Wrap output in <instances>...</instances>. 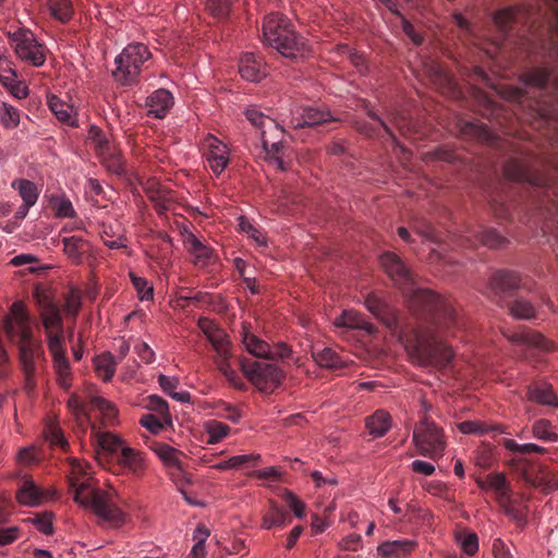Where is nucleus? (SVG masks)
Listing matches in <instances>:
<instances>
[{
	"mask_svg": "<svg viewBox=\"0 0 558 558\" xmlns=\"http://www.w3.org/2000/svg\"><path fill=\"white\" fill-rule=\"evenodd\" d=\"M314 361L320 367L339 369L348 366V361L342 359L330 348L315 349L312 352Z\"/></svg>",
	"mask_w": 558,
	"mask_h": 558,
	"instance_id": "c756f323",
	"label": "nucleus"
},
{
	"mask_svg": "<svg viewBox=\"0 0 558 558\" xmlns=\"http://www.w3.org/2000/svg\"><path fill=\"white\" fill-rule=\"evenodd\" d=\"M150 57L151 53L146 45L142 43L128 45L114 59V78L123 85L133 84L137 80L143 64Z\"/></svg>",
	"mask_w": 558,
	"mask_h": 558,
	"instance_id": "1a4fd4ad",
	"label": "nucleus"
},
{
	"mask_svg": "<svg viewBox=\"0 0 558 558\" xmlns=\"http://www.w3.org/2000/svg\"><path fill=\"white\" fill-rule=\"evenodd\" d=\"M239 73L245 81L257 83L267 76L268 69L263 57L245 52L239 62Z\"/></svg>",
	"mask_w": 558,
	"mask_h": 558,
	"instance_id": "a211bd4d",
	"label": "nucleus"
},
{
	"mask_svg": "<svg viewBox=\"0 0 558 558\" xmlns=\"http://www.w3.org/2000/svg\"><path fill=\"white\" fill-rule=\"evenodd\" d=\"M282 498L288 504L290 509L293 511L296 518H303L305 514V505L298 498V496L291 490H284Z\"/></svg>",
	"mask_w": 558,
	"mask_h": 558,
	"instance_id": "052dcab7",
	"label": "nucleus"
},
{
	"mask_svg": "<svg viewBox=\"0 0 558 558\" xmlns=\"http://www.w3.org/2000/svg\"><path fill=\"white\" fill-rule=\"evenodd\" d=\"M8 37L14 49L15 54L23 61L33 66H43L47 59V48L39 43L32 31L27 28H17L9 32Z\"/></svg>",
	"mask_w": 558,
	"mask_h": 558,
	"instance_id": "9b49d317",
	"label": "nucleus"
},
{
	"mask_svg": "<svg viewBox=\"0 0 558 558\" xmlns=\"http://www.w3.org/2000/svg\"><path fill=\"white\" fill-rule=\"evenodd\" d=\"M68 408L81 424H90L89 411H97L104 424L113 425L118 422V410L109 400L94 393L92 385L85 386L81 392H74L68 400Z\"/></svg>",
	"mask_w": 558,
	"mask_h": 558,
	"instance_id": "6e6552de",
	"label": "nucleus"
},
{
	"mask_svg": "<svg viewBox=\"0 0 558 558\" xmlns=\"http://www.w3.org/2000/svg\"><path fill=\"white\" fill-rule=\"evenodd\" d=\"M182 241L189 254L192 256L194 266L206 269L218 264L219 256L217 252L202 242L194 233L185 230L182 233Z\"/></svg>",
	"mask_w": 558,
	"mask_h": 558,
	"instance_id": "ddd939ff",
	"label": "nucleus"
},
{
	"mask_svg": "<svg viewBox=\"0 0 558 558\" xmlns=\"http://www.w3.org/2000/svg\"><path fill=\"white\" fill-rule=\"evenodd\" d=\"M82 305L81 292L72 288L65 296L63 311L65 315L75 317Z\"/></svg>",
	"mask_w": 558,
	"mask_h": 558,
	"instance_id": "603ef678",
	"label": "nucleus"
},
{
	"mask_svg": "<svg viewBox=\"0 0 558 558\" xmlns=\"http://www.w3.org/2000/svg\"><path fill=\"white\" fill-rule=\"evenodd\" d=\"M243 344L247 352L257 357L268 359L270 345L243 327Z\"/></svg>",
	"mask_w": 558,
	"mask_h": 558,
	"instance_id": "c9c22d12",
	"label": "nucleus"
},
{
	"mask_svg": "<svg viewBox=\"0 0 558 558\" xmlns=\"http://www.w3.org/2000/svg\"><path fill=\"white\" fill-rule=\"evenodd\" d=\"M338 52L341 56H344L360 74L366 73L367 65L363 54L359 53L347 45H340L338 47Z\"/></svg>",
	"mask_w": 558,
	"mask_h": 558,
	"instance_id": "a18cd8bd",
	"label": "nucleus"
},
{
	"mask_svg": "<svg viewBox=\"0 0 558 558\" xmlns=\"http://www.w3.org/2000/svg\"><path fill=\"white\" fill-rule=\"evenodd\" d=\"M130 278L141 301L153 300L154 288L145 278L136 276L134 272H130Z\"/></svg>",
	"mask_w": 558,
	"mask_h": 558,
	"instance_id": "de8ad7c7",
	"label": "nucleus"
},
{
	"mask_svg": "<svg viewBox=\"0 0 558 558\" xmlns=\"http://www.w3.org/2000/svg\"><path fill=\"white\" fill-rule=\"evenodd\" d=\"M241 368L246 378L264 392L274 391L283 379L282 371L271 363L242 361Z\"/></svg>",
	"mask_w": 558,
	"mask_h": 558,
	"instance_id": "f8f14e48",
	"label": "nucleus"
},
{
	"mask_svg": "<svg viewBox=\"0 0 558 558\" xmlns=\"http://www.w3.org/2000/svg\"><path fill=\"white\" fill-rule=\"evenodd\" d=\"M92 426V434L94 436V440L104 451L109 453L122 452V447L128 446L122 438L118 435L100 432L96 428L94 424Z\"/></svg>",
	"mask_w": 558,
	"mask_h": 558,
	"instance_id": "c85d7f7f",
	"label": "nucleus"
},
{
	"mask_svg": "<svg viewBox=\"0 0 558 558\" xmlns=\"http://www.w3.org/2000/svg\"><path fill=\"white\" fill-rule=\"evenodd\" d=\"M20 534V527L16 525L0 529V546H7L17 541Z\"/></svg>",
	"mask_w": 558,
	"mask_h": 558,
	"instance_id": "338daca9",
	"label": "nucleus"
},
{
	"mask_svg": "<svg viewBox=\"0 0 558 558\" xmlns=\"http://www.w3.org/2000/svg\"><path fill=\"white\" fill-rule=\"evenodd\" d=\"M331 120V114L328 111H322L314 107H305L298 109L291 119L294 128L314 126Z\"/></svg>",
	"mask_w": 558,
	"mask_h": 558,
	"instance_id": "6ab92c4d",
	"label": "nucleus"
},
{
	"mask_svg": "<svg viewBox=\"0 0 558 558\" xmlns=\"http://www.w3.org/2000/svg\"><path fill=\"white\" fill-rule=\"evenodd\" d=\"M457 541L464 554L472 556L478 550V537L475 533L461 532Z\"/></svg>",
	"mask_w": 558,
	"mask_h": 558,
	"instance_id": "5fc2aeb1",
	"label": "nucleus"
},
{
	"mask_svg": "<svg viewBox=\"0 0 558 558\" xmlns=\"http://www.w3.org/2000/svg\"><path fill=\"white\" fill-rule=\"evenodd\" d=\"M56 497V492L37 486L29 477L23 478L16 490L17 501L27 507H36Z\"/></svg>",
	"mask_w": 558,
	"mask_h": 558,
	"instance_id": "4468645a",
	"label": "nucleus"
},
{
	"mask_svg": "<svg viewBox=\"0 0 558 558\" xmlns=\"http://www.w3.org/2000/svg\"><path fill=\"white\" fill-rule=\"evenodd\" d=\"M490 283L498 293H506L519 288L520 277L514 271L500 270L493 276Z\"/></svg>",
	"mask_w": 558,
	"mask_h": 558,
	"instance_id": "72a5a7b5",
	"label": "nucleus"
},
{
	"mask_svg": "<svg viewBox=\"0 0 558 558\" xmlns=\"http://www.w3.org/2000/svg\"><path fill=\"white\" fill-rule=\"evenodd\" d=\"M45 438L50 442L51 446L60 447L62 449L68 447V441L65 440L59 425L54 422L47 423L44 432Z\"/></svg>",
	"mask_w": 558,
	"mask_h": 558,
	"instance_id": "09e8293b",
	"label": "nucleus"
},
{
	"mask_svg": "<svg viewBox=\"0 0 558 558\" xmlns=\"http://www.w3.org/2000/svg\"><path fill=\"white\" fill-rule=\"evenodd\" d=\"M102 165L112 173L121 174L124 171L123 158L120 149L112 143L108 148L98 153Z\"/></svg>",
	"mask_w": 558,
	"mask_h": 558,
	"instance_id": "473e14b6",
	"label": "nucleus"
},
{
	"mask_svg": "<svg viewBox=\"0 0 558 558\" xmlns=\"http://www.w3.org/2000/svg\"><path fill=\"white\" fill-rule=\"evenodd\" d=\"M510 312L518 319H530L535 315L534 306L524 299H517L511 305Z\"/></svg>",
	"mask_w": 558,
	"mask_h": 558,
	"instance_id": "8fccbe9b",
	"label": "nucleus"
},
{
	"mask_svg": "<svg viewBox=\"0 0 558 558\" xmlns=\"http://www.w3.org/2000/svg\"><path fill=\"white\" fill-rule=\"evenodd\" d=\"M118 363L110 352L101 353L94 359L95 369L105 381H109L113 377Z\"/></svg>",
	"mask_w": 558,
	"mask_h": 558,
	"instance_id": "e433bc0d",
	"label": "nucleus"
},
{
	"mask_svg": "<svg viewBox=\"0 0 558 558\" xmlns=\"http://www.w3.org/2000/svg\"><path fill=\"white\" fill-rule=\"evenodd\" d=\"M534 437L547 441H557L558 435L554 432L551 424L546 420H539L533 425Z\"/></svg>",
	"mask_w": 558,
	"mask_h": 558,
	"instance_id": "6e6d98bb",
	"label": "nucleus"
},
{
	"mask_svg": "<svg viewBox=\"0 0 558 558\" xmlns=\"http://www.w3.org/2000/svg\"><path fill=\"white\" fill-rule=\"evenodd\" d=\"M69 485L73 498L84 509L92 511L101 524L109 529H120L128 514L118 506L116 493L96 486L89 464L80 460H70Z\"/></svg>",
	"mask_w": 558,
	"mask_h": 558,
	"instance_id": "f03ea898",
	"label": "nucleus"
},
{
	"mask_svg": "<svg viewBox=\"0 0 558 558\" xmlns=\"http://www.w3.org/2000/svg\"><path fill=\"white\" fill-rule=\"evenodd\" d=\"M338 546L342 550L356 551L362 547V537L360 534L351 533L344 536Z\"/></svg>",
	"mask_w": 558,
	"mask_h": 558,
	"instance_id": "e2e57ef3",
	"label": "nucleus"
},
{
	"mask_svg": "<svg viewBox=\"0 0 558 558\" xmlns=\"http://www.w3.org/2000/svg\"><path fill=\"white\" fill-rule=\"evenodd\" d=\"M63 252L76 265L82 264L83 256L89 251V242L81 235H70L62 239Z\"/></svg>",
	"mask_w": 558,
	"mask_h": 558,
	"instance_id": "393cba45",
	"label": "nucleus"
},
{
	"mask_svg": "<svg viewBox=\"0 0 558 558\" xmlns=\"http://www.w3.org/2000/svg\"><path fill=\"white\" fill-rule=\"evenodd\" d=\"M158 385L161 388V390L171 397L173 400L180 402V403H190L191 402V395L186 390L178 391V388L180 386V380L177 376H167L163 374H160L158 376Z\"/></svg>",
	"mask_w": 558,
	"mask_h": 558,
	"instance_id": "cd10ccee",
	"label": "nucleus"
},
{
	"mask_svg": "<svg viewBox=\"0 0 558 558\" xmlns=\"http://www.w3.org/2000/svg\"><path fill=\"white\" fill-rule=\"evenodd\" d=\"M173 104L172 94L165 88L156 89L146 100L148 114L158 119H162L172 108Z\"/></svg>",
	"mask_w": 558,
	"mask_h": 558,
	"instance_id": "aec40b11",
	"label": "nucleus"
},
{
	"mask_svg": "<svg viewBox=\"0 0 558 558\" xmlns=\"http://www.w3.org/2000/svg\"><path fill=\"white\" fill-rule=\"evenodd\" d=\"M140 424L153 434H158L163 429L162 422L153 414L143 415Z\"/></svg>",
	"mask_w": 558,
	"mask_h": 558,
	"instance_id": "69168bd1",
	"label": "nucleus"
},
{
	"mask_svg": "<svg viewBox=\"0 0 558 558\" xmlns=\"http://www.w3.org/2000/svg\"><path fill=\"white\" fill-rule=\"evenodd\" d=\"M232 466L234 470H239L244 466L256 465L260 460V454L258 453H246L233 456L230 458Z\"/></svg>",
	"mask_w": 558,
	"mask_h": 558,
	"instance_id": "680f3d73",
	"label": "nucleus"
},
{
	"mask_svg": "<svg viewBox=\"0 0 558 558\" xmlns=\"http://www.w3.org/2000/svg\"><path fill=\"white\" fill-rule=\"evenodd\" d=\"M39 316L47 335V345L52 355L53 367L60 386H71V366L62 347L63 325L59 306L48 296L38 301Z\"/></svg>",
	"mask_w": 558,
	"mask_h": 558,
	"instance_id": "39448f33",
	"label": "nucleus"
},
{
	"mask_svg": "<svg viewBox=\"0 0 558 558\" xmlns=\"http://www.w3.org/2000/svg\"><path fill=\"white\" fill-rule=\"evenodd\" d=\"M338 328L360 329L366 333L375 331L374 326L367 322L362 314L354 310H344L333 322Z\"/></svg>",
	"mask_w": 558,
	"mask_h": 558,
	"instance_id": "5701e85b",
	"label": "nucleus"
},
{
	"mask_svg": "<svg viewBox=\"0 0 558 558\" xmlns=\"http://www.w3.org/2000/svg\"><path fill=\"white\" fill-rule=\"evenodd\" d=\"M3 329L9 340L19 348L20 361L25 374L35 373L36 360L41 357V340L35 338L32 318L22 301H15L3 318Z\"/></svg>",
	"mask_w": 558,
	"mask_h": 558,
	"instance_id": "20e7f679",
	"label": "nucleus"
},
{
	"mask_svg": "<svg viewBox=\"0 0 558 558\" xmlns=\"http://www.w3.org/2000/svg\"><path fill=\"white\" fill-rule=\"evenodd\" d=\"M135 353L138 355V357L146 364H151L155 359L156 354L155 351L149 347L148 343L144 341H140L134 347Z\"/></svg>",
	"mask_w": 558,
	"mask_h": 558,
	"instance_id": "0e129e2a",
	"label": "nucleus"
},
{
	"mask_svg": "<svg viewBox=\"0 0 558 558\" xmlns=\"http://www.w3.org/2000/svg\"><path fill=\"white\" fill-rule=\"evenodd\" d=\"M88 140L94 144L97 153H100V150L108 148V146L112 144L104 132L95 125H92L88 130Z\"/></svg>",
	"mask_w": 558,
	"mask_h": 558,
	"instance_id": "bf43d9fd",
	"label": "nucleus"
},
{
	"mask_svg": "<svg viewBox=\"0 0 558 558\" xmlns=\"http://www.w3.org/2000/svg\"><path fill=\"white\" fill-rule=\"evenodd\" d=\"M529 399L544 405L558 407V398L549 384H535L529 388Z\"/></svg>",
	"mask_w": 558,
	"mask_h": 558,
	"instance_id": "f704fd0d",
	"label": "nucleus"
},
{
	"mask_svg": "<svg viewBox=\"0 0 558 558\" xmlns=\"http://www.w3.org/2000/svg\"><path fill=\"white\" fill-rule=\"evenodd\" d=\"M505 174L509 180L518 182L526 181L529 178L524 167L517 160L507 162Z\"/></svg>",
	"mask_w": 558,
	"mask_h": 558,
	"instance_id": "13d9d810",
	"label": "nucleus"
},
{
	"mask_svg": "<svg viewBox=\"0 0 558 558\" xmlns=\"http://www.w3.org/2000/svg\"><path fill=\"white\" fill-rule=\"evenodd\" d=\"M11 186L17 190L23 204L34 206L37 203L39 191L35 183L29 180L19 179L12 182Z\"/></svg>",
	"mask_w": 558,
	"mask_h": 558,
	"instance_id": "4c0bfd02",
	"label": "nucleus"
},
{
	"mask_svg": "<svg viewBox=\"0 0 558 558\" xmlns=\"http://www.w3.org/2000/svg\"><path fill=\"white\" fill-rule=\"evenodd\" d=\"M118 462L126 474L133 475L137 478L143 477L148 469L146 454L130 446L122 447V452L118 457Z\"/></svg>",
	"mask_w": 558,
	"mask_h": 558,
	"instance_id": "f3484780",
	"label": "nucleus"
},
{
	"mask_svg": "<svg viewBox=\"0 0 558 558\" xmlns=\"http://www.w3.org/2000/svg\"><path fill=\"white\" fill-rule=\"evenodd\" d=\"M204 430L208 436V444H218L230 433V427L217 420H209L204 423Z\"/></svg>",
	"mask_w": 558,
	"mask_h": 558,
	"instance_id": "79ce46f5",
	"label": "nucleus"
},
{
	"mask_svg": "<svg viewBox=\"0 0 558 558\" xmlns=\"http://www.w3.org/2000/svg\"><path fill=\"white\" fill-rule=\"evenodd\" d=\"M198 328L204 333L213 349L218 356H225L230 349L229 337L226 331L219 327L217 323L207 318L201 317L197 322Z\"/></svg>",
	"mask_w": 558,
	"mask_h": 558,
	"instance_id": "dca6fc26",
	"label": "nucleus"
},
{
	"mask_svg": "<svg viewBox=\"0 0 558 558\" xmlns=\"http://www.w3.org/2000/svg\"><path fill=\"white\" fill-rule=\"evenodd\" d=\"M289 521L288 511L277 505L275 501L269 502V508L264 512L262 518V529L271 530L274 527H283Z\"/></svg>",
	"mask_w": 558,
	"mask_h": 558,
	"instance_id": "bb28decb",
	"label": "nucleus"
},
{
	"mask_svg": "<svg viewBox=\"0 0 558 558\" xmlns=\"http://www.w3.org/2000/svg\"><path fill=\"white\" fill-rule=\"evenodd\" d=\"M239 227L250 239H252L256 245L266 246L267 238L258 228H256L248 219L241 216L239 217Z\"/></svg>",
	"mask_w": 558,
	"mask_h": 558,
	"instance_id": "c03bdc74",
	"label": "nucleus"
},
{
	"mask_svg": "<svg viewBox=\"0 0 558 558\" xmlns=\"http://www.w3.org/2000/svg\"><path fill=\"white\" fill-rule=\"evenodd\" d=\"M48 10L51 16L61 23H66L73 15L71 0H47Z\"/></svg>",
	"mask_w": 558,
	"mask_h": 558,
	"instance_id": "ea45409f",
	"label": "nucleus"
},
{
	"mask_svg": "<svg viewBox=\"0 0 558 558\" xmlns=\"http://www.w3.org/2000/svg\"><path fill=\"white\" fill-rule=\"evenodd\" d=\"M234 1L235 0H207L205 7L213 17L223 20L228 16Z\"/></svg>",
	"mask_w": 558,
	"mask_h": 558,
	"instance_id": "49530a36",
	"label": "nucleus"
},
{
	"mask_svg": "<svg viewBox=\"0 0 558 558\" xmlns=\"http://www.w3.org/2000/svg\"><path fill=\"white\" fill-rule=\"evenodd\" d=\"M0 120L4 128L14 129L20 123V112L15 107L4 102L0 109Z\"/></svg>",
	"mask_w": 558,
	"mask_h": 558,
	"instance_id": "3c124183",
	"label": "nucleus"
},
{
	"mask_svg": "<svg viewBox=\"0 0 558 558\" xmlns=\"http://www.w3.org/2000/svg\"><path fill=\"white\" fill-rule=\"evenodd\" d=\"M147 409L158 413L165 421L170 420V412L168 402L157 395H151L147 398Z\"/></svg>",
	"mask_w": 558,
	"mask_h": 558,
	"instance_id": "4d7b16f0",
	"label": "nucleus"
},
{
	"mask_svg": "<svg viewBox=\"0 0 558 558\" xmlns=\"http://www.w3.org/2000/svg\"><path fill=\"white\" fill-rule=\"evenodd\" d=\"M230 356V349L225 356L217 355V364L219 371L225 375V377L231 383L234 387H241L242 383L236 372L230 366L228 359Z\"/></svg>",
	"mask_w": 558,
	"mask_h": 558,
	"instance_id": "864d4df0",
	"label": "nucleus"
},
{
	"mask_svg": "<svg viewBox=\"0 0 558 558\" xmlns=\"http://www.w3.org/2000/svg\"><path fill=\"white\" fill-rule=\"evenodd\" d=\"M48 106L59 121L70 126L77 125V111L72 104L51 95L48 97Z\"/></svg>",
	"mask_w": 558,
	"mask_h": 558,
	"instance_id": "4be33fe9",
	"label": "nucleus"
},
{
	"mask_svg": "<svg viewBox=\"0 0 558 558\" xmlns=\"http://www.w3.org/2000/svg\"><path fill=\"white\" fill-rule=\"evenodd\" d=\"M380 265L393 283L403 292L413 305H418L435 313L437 325H458V314L453 304L446 298L427 289L416 287L411 271L405 267L401 258L386 252L380 256Z\"/></svg>",
	"mask_w": 558,
	"mask_h": 558,
	"instance_id": "7ed1b4c3",
	"label": "nucleus"
},
{
	"mask_svg": "<svg viewBox=\"0 0 558 558\" xmlns=\"http://www.w3.org/2000/svg\"><path fill=\"white\" fill-rule=\"evenodd\" d=\"M413 444L417 452L430 459H438L446 448L444 432L427 417L422 418L414 427Z\"/></svg>",
	"mask_w": 558,
	"mask_h": 558,
	"instance_id": "9d476101",
	"label": "nucleus"
},
{
	"mask_svg": "<svg viewBox=\"0 0 558 558\" xmlns=\"http://www.w3.org/2000/svg\"><path fill=\"white\" fill-rule=\"evenodd\" d=\"M204 146L206 147V160L209 168L219 175L229 162L230 151L228 146L211 134L205 137Z\"/></svg>",
	"mask_w": 558,
	"mask_h": 558,
	"instance_id": "2eb2a0df",
	"label": "nucleus"
},
{
	"mask_svg": "<svg viewBox=\"0 0 558 558\" xmlns=\"http://www.w3.org/2000/svg\"><path fill=\"white\" fill-rule=\"evenodd\" d=\"M548 80H549V73L547 72V70H544V69L535 70L534 72L530 73L526 76V83L537 86V87L545 86L547 84Z\"/></svg>",
	"mask_w": 558,
	"mask_h": 558,
	"instance_id": "774afa93",
	"label": "nucleus"
},
{
	"mask_svg": "<svg viewBox=\"0 0 558 558\" xmlns=\"http://www.w3.org/2000/svg\"><path fill=\"white\" fill-rule=\"evenodd\" d=\"M49 203L58 218H73L76 215L72 202L63 193L51 195Z\"/></svg>",
	"mask_w": 558,
	"mask_h": 558,
	"instance_id": "58836bf2",
	"label": "nucleus"
},
{
	"mask_svg": "<svg viewBox=\"0 0 558 558\" xmlns=\"http://www.w3.org/2000/svg\"><path fill=\"white\" fill-rule=\"evenodd\" d=\"M456 427L463 435H483L495 429L494 426L477 420L457 423Z\"/></svg>",
	"mask_w": 558,
	"mask_h": 558,
	"instance_id": "37998d69",
	"label": "nucleus"
},
{
	"mask_svg": "<svg viewBox=\"0 0 558 558\" xmlns=\"http://www.w3.org/2000/svg\"><path fill=\"white\" fill-rule=\"evenodd\" d=\"M475 482L481 489L495 493L497 501H506L511 495L510 485L504 473L489 474L485 480L476 478Z\"/></svg>",
	"mask_w": 558,
	"mask_h": 558,
	"instance_id": "412c9836",
	"label": "nucleus"
},
{
	"mask_svg": "<svg viewBox=\"0 0 558 558\" xmlns=\"http://www.w3.org/2000/svg\"><path fill=\"white\" fill-rule=\"evenodd\" d=\"M391 427V416L385 410H377L366 418V428L373 437L384 436Z\"/></svg>",
	"mask_w": 558,
	"mask_h": 558,
	"instance_id": "2f4dec72",
	"label": "nucleus"
},
{
	"mask_svg": "<svg viewBox=\"0 0 558 558\" xmlns=\"http://www.w3.org/2000/svg\"><path fill=\"white\" fill-rule=\"evenodd\" d=\"M151 449L165 466L182 471L181 452L179 450L163 442L155 444Z\"/></svg>",
	"mask_w": 558,
	"mask_h": 558,
	"instance_id": "7c9ffc66",
	"label": "nucleus"
},
{
	"mask_svg": "<svg viewBox=\"0 0 558 558\" xmlns=\"http://www.w3.org/2000/svg\"><path fill=\"white\" fill-rule=\"evenodd\" d=\"M519 10L515 8H505L497 11L494 16V23L497 28L502 33L507 34L510 26L518 21Z\"/></svg>",
	"mask_w": 558,
	"mask_h": 558,
	"instance_id": "a19ab883",
	"label": "nucleus"
},
{
	"mask_svg": "<svg viewBox=\"0 0 558 558\" xmlns=\"http://www.w3.org/2000/svg\"><path fill=\"white\" fill-rule=\"evenodd\" d=\"M366 308L378 319L383 320L403 345L409 357L420 365L447 366L453 357L450 347L444 338L451 333L458 325H445L444 322L437 325L435 316L432 327L418 329H398L395 317L389 316L387 303L375 293L366 296L364 302Z\"/></svg>",
	"mask_w": 558,
	"mask_h": 558,
	"instance_id": "f257e3e1",
	"label": "nucleus"
},
{
	"mask_svg": "<svg viewBox=\"0 0 558 558\" xmlns=\"http://www.w3.org/2000/svg\"><path fill=\"white\" fill-rule=\"evenodd\" d=\"M245 116L254 126L260 129V141L266 159L278 169L287 170L286 160L290 158L291 149L280 141H275V137L282 133L278 124L255 108L246 109Z\"/></svg>",
	"mask_w": 558,
	"mask_h": 558,
	"instance_id": "0eeeda50",
	"label": "nucleus"
},
{
	"mask_svg": "<svg viewBox=\"0 0 558 558\" xmlns=\"http://www.w3.org/2000/svg\"><path fill=\"white\" fill-rule=\"evenodd\" d=\"M263 37L267 45L284 58L296 60L310 52L304 39L292 28L290 20L279 13H271L265 17Z\"/></svg>",
	"mask_w": 558,
	"mask_h": 558,
	"instance_id": "423d86ee",
	"label": "nucleus"
},
{
	"mask_svg": "<svg viewBox=\"0 0 558 558\" xmlns=\"http://www.w3.org/2000/svg\"><path fill=\"white\" fill-rule=\"evenodd\" d=\"M509 339L514 343L524 344L542 351H550L553 349V343L536 331L523 330L511 335Z\"/></svg>",
	"mask_w": 558,
	"mask_h": 558,
	"instance_id": "a878e982",
	"label": "nucleus"
},
{
	"mask_svg": "<svg viewBox=\"0 0 558 558\" xmlns=\"http://www.w3.org/2000/svg\"><path fill=\"white\" fill-rule=\"evenodd\" d=\"M415 546V541L403 538L384 542L377 547V551L383 558H404Z\"/></svg>",
	"mask_w": 558,
	"mask_h": 558,
	"instance_id": "b1692460",
	"label": "nucleus"
}]
</instances>
